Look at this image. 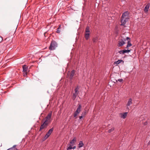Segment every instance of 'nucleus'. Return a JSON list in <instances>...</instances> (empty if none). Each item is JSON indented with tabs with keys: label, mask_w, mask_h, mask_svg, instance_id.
<instances>
[{
	"label": "nucleus",
	"mask_w": 150,
	"mask_h": 150,
	"mask_svg": "<svg viewBox=\"0 0 150 150\" xmlns=\"http://www.w3.org/2000/svg\"><path fill=\"white\" fill-rule=\"evenodd\" d=\"M129 14L128 11L124 13L121 18V25H124L129 19Z\"/></svg>",
	"instance_id": "1"
},
{
	"label": "nucleus",
	"mask_w": 150,
	"mask_h": 150,
	"mask_svg": "<svg viewBox=\"0 0 150 150\" xmlns=\"http://www.w3.org/2000/svg\"><path fill=\"white\" fill-rule=\"evenodd\" d=\"M57 47V42L54 41H52L50 44L49 47L50 50H55Z\"/></svg>",
	"instance_id": "2"
},
{
	"label": "nucleus",
	"mask_w": 150,
	"mask_h": 150,
	"mask_svg": "<svg viewBox=\"0 0 150 150\" xmlns=\"http://www.w3.org/2000/svg\"><path fill=\"white\" fill-rule=\"evenodd\" d=\"M81 104H79L78 107L77 108L76 111L75 112L74 117H76V116L81 111Z\"/></svg>",
	"instance_id": "3"
},
{
	"label": "nucleus",
	"mask_w": 150,
	"mask_h": 150,
	"mask_svg": "<svg viewBox=\"0 0 150 150\" xmlns=\"http://www.w3.org/2000/svg\"><path fill=\"white\" fill-rule=\"evenodd\" d=\"M46 121H45V122L43 123V124L41 125L39 131H40L42 129L47 127L49 124V122H47Z\"/></svg>",
	"instance_id": "4"
},
{
	"label": "nucleus",
	"mask_w": 150,
	"mask_h": 150,
	"mask_svg": "<svg viewBox=\"0 0 150 150\" xmlns=\"http://www.w3.org/2000/svg\"><path fill=\"white\" fill-rule=\"evenodd\" d=\"M126 41V39H123L120 40L119 41L118 46L120 47L123 45L125 43Z\"/></svg>",
	"instance_id": "5"
},
{
	"label": "nucleus",
	"mask_w": 150,
	"mask_h": 150,
	"mask_svg": "<svg viewBox=\"0 0 150 150\" xmlns=\"http://www.w3.org/2000/svg\"><path fill=\"white\" fill-rule=\"evenodd\" d=\"M128 113L125 112L121 113L119 114V116L120 118L124 119L127 116Z\"/></svg>",
	"instance_id": "6"
},
{
	"label": "nucleus",
	"mask_w": 150,
	"mask_h": 150,
	"mask_svg": "<svg viewBox=\"0 0 150 150\" xmlns=\"http://www.w3.org/2000/svg\"><path fill=\"white\" fill-rule=\"evenodd\" d=\"M52 115V112H51L48 113L47 116L45 118L46 119V120L45 121H47V122L49 123V120L51 119Z\"/></svg>",
	"instance_id": "7"
},
{
	"label": "nucleus",
	"mask_w": 150,
	"mask_h": 150,
	"mask_svg": "<svg viewBox=\"0 0 150 150\" xmlns=\"http://www.w3.org/2000/svg\"><path fill=\"white\" fill-rule=\"evenodd\" d=\"M127 41V44L126 47V48H128L129 47H131L132 44L130 43V39L128 37L126 38V41Z\"/></svg>",
	"instance_id": "8"
},
{
	"label": "nucleus",
	"mask_w": 150,
	"mask_h": 150,
	"mask_svg": "<svg viewBox=\"0 0 150 150\" xmlns=\"http://www.w3.org/2000/svg\"><path fill=\"white\" fill-rule=\"evenodd\" d=\"M23 71L26 74L27 73V71L28 69V67L26 65H24L23 66Z\"/></svg>",
	"instance_id": "9"
},
{
	"label": "nucleus",
	"mask_w": 150,
	"mask_h": 150,
	"mask_svg": "<svg viewBox=\"0 0 150 150\" xmlns=\"http://www.w3.org/2000/svg\"><path fill=\"white\" fill-rule=\"evenodd\" d=\"M150 6V4L148 3L145 6L144 11L145 13H147Z\"/></svg>",
	"instance_id": "10"
},
{
	"label": "nucleus",
	"mask_w": 150,
	"mask_h": 150,
	"mask_svg": "<svg viewBox=\"0 0 150 150\" xmlns=\"http://www.w3.org/2000/svg\"><path fill=\"white\" fill-rule=\"evenodd\" d=\"M75 71L74 70H72L71 72V74L70 76V79L71 80L72 79V78L73 76H74L75 74Z\"/></svg>",
	"instance_id": "11"
},
{
	"label": "nucleus",
	"mask_w": 150,
	"mask_h": 150,
	"mask_svg": "<svg viewBox=\"0 0 150 150\" xmlns=\"http://www.w3.org/2000/svg\"><path fill=\"white\" fill-rule=\"evenodd\" d=\"M132 103V100L131 98H129L128 101L127 103V104L126 106L128 107Z\"/></svg>",
	"instance_id": "12"
},
{
	"label": "nucleus",
	"mask_w": 150,
	"mask_h": 150,
	"mask_svg": "<svg viewBox=\"0 0 150 150\" xmlns=\"http://www.w3.org/2000/svg\"><path fill=\"white\" fill-rule=\"evenodd\" d=\"M84 144L82 141H80L78 144V146L79 148H81L83 146Z\"/></svg>",
	"instance_id": "13"
},
{
	"label": "nucleus",
	"mask_w": 150,
	"mask_h": 150,
	"mask_svg": "<svg viewBox=\"0 0 150 150\" xmlns=\"http://www.w3.org/2000/svg\"><path fill=\"white\" fill-rule=\"evenodd\" d=\"M16 146V145H14L12 147L7 149V150H15V149L18 150V149L17 148L15 149Z\"/></svg>",
	"instance_id": "14"
},
{
	"label": "nucleus",
	"mask_w": 150,
	"mask_h": 150,
	"mask_svg": "<svg viewBox=\"0 0 150 150\" xmlns=\"http://www.w3.org/2000/svg\"><path fill=\"white\" fill-rule=\"evenodd\" d=\"M121 62H123V63L124 62L122 60H119L117 61H115L114 62V64H119L120 63H121Z\"/></svg>",
	"instance_id": "15"
},
{
	"label": "nucleus",
	"mask_w": 150,
	"mask_h": 150,
	"mask_svg": "<svg viewBox=\"0 0 150 150\" xmlns=\"http://www.w3.org/2000/svg\"><path fill=\"white\" fill-rule=\"evenodd\" d=\"M118 52L120 54H124L125 53H127L126 50H120Z\"/></svg>",
	"instance_id": "16"
},
{
	"label": "nucleus",
	"mask_w": 150,
	"mask_h": 150,
	"mask_svg": "<svg viewBox=\"0 0 150 150\" xmlns=\"http://www.w3.org/2000/svg\"><path fill=\"white\" fill-rule=\"evenodd\" d=\"M76 139L75 138H74L72 140H71L70 142V143L72 145H73L74 144L75 142H76Z\"/></svg>",
	"instance_id": "17"
},
{
	"label": "nucleus",
	"mask_w": 150,
	"mask_h": 150,
	"mask_svg": "<svg viewBox=\"0 0 150 150\" xmlns=\"http://www.w3.org/2000/svg\"><path fill=\"white\" fill-rule=\"evenodd\" d=\"M90 32V29L89 27L87 26L86 27L85 30V33H89Z\"/></svg>",
	"instance_id": "18"
},
{
	"label": "nucleus",
	"mask_w": 150,
	"mask_h": 150,
	"mask_svg": "<svg viewBox=\"0 0 150 150\" xmlns=\"http://www.w3.org/2000/svg\"><path fill=\"white\" fill-rule=\"evenodd\" d=\"M90 36L89 33H85V37L86 40H88Z\"/></svg>",
	"instance_id": "19"
},
{
	"label": "nucleus",
	"mask_w": 150,
	"mask_h": 150,
	"mask_svg": "<svg viewBox=\"0 0 150 150\" xmlns=\"http://www.w3.org/2000/svg\"><path fill=\"white\" fill-rule=\"evenodd\" d=\"M78 93H74L73 94V99L74 100L76 98L77 96L78 95Z\"/></svg>",
	"instance_id": "20"
},
{
	"label": "nucleus",
	"mask_w": 150,
	"mask_h": 150,
	"mask_svg": "<svg viewBox=\"0 0 150 150\" xmlns=\"http://www.w3.org/2000/svg\"><path fill=\"white\" fill-rule=\"evenodd\" d=\"M61 25H59L58 28L57 29V33H60L61 30Z\"/></svg>",
	"instance_id": "21"
},
{
	"label": "nucleus",
	"mask_w": 150,
	"mask_h": 150,
	"mask_svg": "<svg viewBox=\"0 0 150 150\" xmlns=\"http://www.w3.org/2000/svg\"><path fill=\"white\" fill-rule=\"evenodd\" d=\"M50 134L47 132L44 137L45 139H47L50 136Z\"/></svg>",
	"instance_id": "22"
},
{
	"label": "nucleus",
	"mask_w": 150,
	"mask_h": 150,
	"mask_svg": "<svg viewBox=\"0 0 150 150\" xmlns=\"http://www.w3.org/2000/svg\"><path fill=\"white\" fill-rule=\"evenodd\" d=\"M53 130V128H52L50 129L49 131H48L47 132L50 134V135L52 132Z\"/></svg>",
	"instance_id": "23"
},
{
	"label": "nucleus",
	"mask_w": 150,
	"mask_h": 150,
	"mask_svg": "<svg viewBox=\"0 0 150 150\" xmlns=\"http://www.w3.org/2000/svg\"><path fill=\"white\" fill-rule=\"evenodd\" d=\"M79 89V88L78 86H77V87L75 89V93H78V91Z\"/></svg>",
	"instance_id": "24"
},
{
	"label": "nucleus",
	"mask_w": 150,
	"mask_h": 150,
	"mask_svg": "<svg viewBox=\"0 0 150 150\" xmlns=\"http://www.w3.org/2000/svg\"><path fill=\"white\" fill-rule=\"evenodd\" d=\"M114 129V128L113 127L111 128V129H109L108 130V132L110 133L111 132H112L113 131Z\"/></svg>",
	"instance_id": "25"
},
{
	"label": "nucleus",
	"mask_w": 150,
	"mask_h": 150,
	"mask_svg": "<svg viewBox=\"0 0 150 150\" xmlns=\"http://www.w3.org/2000/svg\"><path fill=\"white\" fill-rule=\"evenodd\" d=\"M73 147L71 145H70L67 148V150H70V149H72Z\"/></svg>",
	"instance_id": "26"
},
{
	"label": "nucleus",
	"mask_w": 150,
	"mask_h": 150,
	"mask_svg": "<svg viewBox=\"0 0 150 150\" xmlns=\"http://www.w3.org/2000/svg\"><path fill=\"white\" fill-rule=\"evenodd\" d=\"M86 113V111H85L82 113V114L81 115H82V116L84 117Z\"/></svg>",
	"instance_id": "27"
},
{
	"label": "nucleus",
	"mask_w": 150,
	"mask_h": 150,
	"mask_svg": "<svg viewBox=\"0 0 150 150\" xmlns=\"http://www.w3.org/2000/svg\"><path fill=\"white\" fill-rule=\"evenodd\" d=\"M123 80L122 79H119L117 80H116V81H119L120 82H122L123 81Z\"/></svg>",
	"instance_id": "28"
},
{
	"label": "nucleus",
	"mask_w": 150,
	"mask_h": 150,
	"mask_svg": "<svg viewBox=\"0 0 150 150\" xmlns=\"http://www.w3.org/2000/svg\"><path fill=\"white\" fill-rule=\"evenodd\" d=\"M97 40V38H94L93 39V42H96Z\"/></svg>",
	"instance_id": "29"
},
{
	"label": "nucleus",
	"mask_w": 150,
	"mask_h": 150,
	"mask_svg": "<svg viewBox=\"0 0 150 150\" xmlns=\"http://www.w3.org/2000/svg\"><path fill=\"white\" fill-rule=\"evenodd\" d=\"M131 50H126V52H127V53H128L129 52H130V51Z\"/></svg>",
	"instance_id": "30"
},
{
	"label": "nucleus",
	"mask_w": 150,
	"mask_h": 150,
	"mask_svg": "<svg viewBox=\"0 0 150 150\" xmlns=\"http://www.w3.org/2000/svg\"><path fill=\"white\" fill-rule=\"evenodd\" d=\"M83 116L82 115H81V116H79V118L80 119H81L83 117Z\"/></svg>",
	"instance_id": "31"
},
{
	"label": "nucleus",
	"mask_w": 150,
	"mask_h": 150,
	"mask_svg": "<svg viewBox=\"0 0 150 150\" xmlns=\"http://www.w3.org/2000/svg\"><path fill=\"white\" fill-rule=\"evenodd\" d=\"M148 145H149L150 144V140L148 142Z\"/></svg>",
	"instance_id": "32"
},
{
	"label": "nucleus",
	"mask_w": 150,
	"mask_h": 150,
	"mask_svg": "<svg viewBox=\"0 0 150 150\" xmlns=\"http://www.w3.org/2000/svg\"><path fill=\"white\" fill-rule=\"evenodd\" d=\"M75 148H76V146H74L73 147V149H75Z\"/></svg>",
	"instance_id": "33"
}]
</instances>
